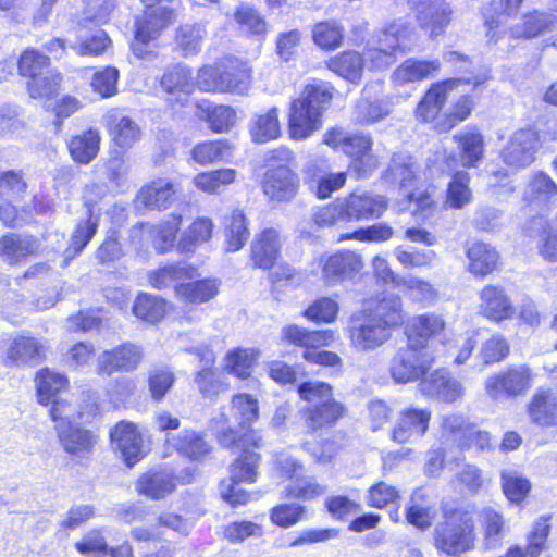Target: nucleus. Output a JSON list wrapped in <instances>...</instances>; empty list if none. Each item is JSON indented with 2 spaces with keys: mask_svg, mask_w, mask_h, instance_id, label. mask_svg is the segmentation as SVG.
Returning <instances> with one entry per match:
<instances>
[{
  "mask_svg": "<svg viewBox=\"0 0 557 557\" xmlns=\"http://www.w3.org/2000/svg\"><path fill=\"white\" fill-rule=\"evenodd\" d=\"M108 546V541L101 529L89 530L74 544L75 549L81 555L90 557L107 556Z\"/></svg>",
  "mask_w": 557,
  "mask_h": 557,
  "instance_id": "obj_62",
  "label": "nucleus"
},
{
  "mask_svg": "<svg viewBox=\"0 0 557 557\" xmlns=\"http://www.w3.org/2000/svg\"><path fill=\"white\" fill-rule=\"evenodd\" d=\"M177 17L174 8L161 5L157 9H146L141 16L135 20V36L139 38L157 39L160 32L171 25Z\"/></svg>",
  "mask_w": 557,
  "mask_h": 557,
  "instance_id": "obj_23",
  "label": "nucleus"
},
{
  "mask_svg": "<svg viewBox=\"0 0 557 557\" xmlns=\"http://www.w3.org/2000/svg\"><path fill=\"white\" fill-rule=\"evenodd\" d=\"M190 351L197 355L200 362L202 363V368L196 375V383L198 384L200 393L205 397H211L218 394L220 383L216 380L214 371L212 370V366L214 363L213 351L207 346L195 347L191 348Z\"/></svg>",
  "mask_w": 557,
  "mask_h": 557,
  "instance_id": "obj_37",
  "label": "nucleus"
},
{
  "mask_svg": "<svg viewBox=\"0 0 557 557\" xmlns=\"http://www.w3.org/2000/svg\"><path fill=\"white\" fill-rule=\"evenodd\" d=\"M440 67V60L408 59L394 71L392 78L398 85L416 83L433 77Z\"/></svg>",
  "mask_w": 557,
  "mask_h": 557,
  "instance_id": "obj_31",
  "label": "nucleus"
},
{
  "mask_svg": "<svg viewBox=\"0 0 557 557\" xmlns=\"http://www.w3.org/2000/svg\"><path fill=\"white\" fill-rule=\"evenodd\" d=\"M480 519L484 530L485 545L488 548L494 547L504 534V517L494 508L485 507L480 511Z\"/></svg>",
  "mask_w": 557,
  "mask_h": 557,
  "instance_id": "obj_60",
  "label": "nucleus"
},
{
  "mask_svg": "<svg viewBox=\"0 0 557 557\" xmlns=\"http://www.w3.org/2000/svg\"><path fill=\"white\" fill-rule=\"evenodd\" d=\"M301 399L309 403L298 411V417L308 433L333 428L345 414V406L333 398L332 386L318 381H307L298 385Z\"/></svg>",
  "mask_w": 557,
  "mask_h": 557,
  "instance_id": "obj_3",
  "label": "nucleus"
},
{
  "mask_svg": "<svg viewBox=\"0 0 557 557\" xmlns=\"http://www.w3.org/2000/svg\"><path fill=\"white\" fill-rule=\"evenodd\" d=\"M160 83L169 94L183 92L187 95L193 89L191 72L188 67L176 64L164 72Z\"/></svg>",
  "mask_w": 557,
  "mask_h": 557,
  "instance_id": "obj_59",
  "label": "nucleus"
},
{
  "mask_svg": "<svg viewBox=\"0 0 557 557\" xmlns=\"http://www.w3.org/2000/svg\"><path fill=\"white\" fill-rule=\"evenodd\" d=\"M206 36V29L202 24H185L176 30V44L184 57L197 54Z\"/></svg>",
  "mask_w": 557,
  "mask_h": 557,
  "instance_id": "obj_53",
  "label": "nucleus"
},
{
  "mask_svg": "<svg viewBox=\"0 0 557 557\" xmlns=\"http://www.w3.org/2000/svg\"><path fill=\"white\" fill-rule=\"evenodd\" d=\"M42 359V347L34 337L20 336L7 350L5 366L38 363Z\"/></svg>",
  "mask_w": 557,
  "mask_h": 557,
  "instance_id": "obj_32",
  "label": "nucleus"
},
{
  "mask_svg": "<svg viewBox=\"0 0 557 557\" xmlns=\"http://www.w3.org/2000/svg\"><path fill=\"white\" fill-rule=\"evenodd\" d=\"M431 412L426 409L408 408L400 412L393 429L392 438L399 444L421 438L429 429Z\"/></svg>",
  "mask_w": 557,
  "mask_h": 557,
  "instance_id": "obj_19",
  "label": "nucleus"
},
{
  "mask_svg": "<svg viewBox=\"0 0 557 557\" xmlns=\"http://www.w3.org/2000/svg\"><path fill=\"white\" fill-rule=\"evenodd\" d=\"M372 139L363 134H349L343 152L351 158L350 168L359 178H366L379 166V159L372 151Z\"/></svg>",
  "mask_w": 557,
  "mask_h": 557,
  "instance_id": "obj_15",
  "label": "nucleus"
},
{
  "mask_svg": "<svg viewBox=\"0 0 557 557\" xmlns=\"http://www.w3.org/2000/svg\"><path fill=\"white\" fill-rule=\"evenodd\" d=\"M554 18L552 14L533 12L523 16L521 24L515 25L511 29V36L515 38H533L545 30L552 29Z\"/></svg>",
  "mask_w": 557,
  "mask_h": 557,
  "instance_id": "obj_52",
  "label": "nucleus"
},
{
  "mask_svg": "<svg viewBox=\"0 0 557 557\" xmlns=\"http://www.w3.org/2000/svg\"><path fill=\"white\" fill-rule=\"evenodd\" d=\"M213 231V223L208 218H199L193 222L178 242L181 252H189L200 244L207 243Z\"/></svg>",
  "mask_w": 557,
  "mask_h": 557,
  "instance_id": "obj_54",
  "label": "nucleus"
},
{
  "mask_svg": "<svg viewBox=\"0 0 557 557\" xmlns=\"http://www.w3.org/2000/svg\"><path fill=\"white\" fill-rule=\"evenodd\" d=\"M174 474L169 469H160L144 473L136 483L139 494L151 499H161L175 490Z\"/></svg>",
  "mask_w": 557,
  "mask_h": 557,
  "instance_id": "obj_28",
  "label": "nucleus"
},
{
  "mask_svg": "<svg viewBox=\"0 0 557 557\" xmlns=\"http://www.w3.org/2000/svg\"><path fill=\"white\" fill-rule=\"evenodd\" d=\"M327 67L350 83L357 84L363 73L364 58L357 51H344L331 58Z\"/></svg>",
  "mask_w": 557,
  "mask_h": 557,
  "instance_id": "obj_39",
  "label": "nucleus"
},
{
  "mask_svg": "<svg viewBox=\"0 0 557 557\" xmlns=\"http://www.w3.org/2000/svg\"><path fill=\"white\" fill-rule=\"evenodd\" d=\"M259 460V454L243 449L242 454L231 465L230 479L221 482L220 494L232 507L246 505L258 498V494L242 488L240 483H253L256 481Z\"/></svg>",
  "mask_w": 557,
  "mask_h": 557,
  "instance_id": "obj_8",
  "label": "nucleus"
},
{
  "mask_svg": "<svg viewBox=\"0 0 557 557\" xmlns=\"http://www.w3.org/2000/svg\"><path fill=\"white\" fill-rule=\"evenodd\" d=\"M283 334L289 343L306 349L329 345L334 338L333 332L330 330L309 331L296 324L284 327Z\"/></svg>",
  "mask_w": 557,
  "mask_h": 557,
  "instance_id": "obj_42",
  "label": "nucleus"
},
{
  "mask_svg": "<svg viewBox=\"0 0 557 557\" xmlns=\"http://www.w3.org/2000/svg\"><path fill=\"white\" fill-rule=\"evenodd\" d=\"M361 268L358 255L349 250L337 251L329 256L323 263V276L335 284L351 278Z\"/></svg>",
  "mask_w": 557,
  "mask_h": 557,
  "instance_id": "obj_24",
  "label": "nucleus"
},
{
  "mask_svg": "<svg viewBox=\"0 0 557 557\" xmlns=\"http://www.w3.org/2000/svg\"><path fill=\"white\" fill-rule=\"evenodd\" d=\"M481 298V313L487 319L502 322L510 319L515 313V308L506 295L505 290L500 287L487 285L480 294Z\"/></svg>",
  "mask_w": 557,
  "mask_h": 557,
  "instance_id": "obj_25",
  "label": "nucleus"
},
{
  "mask_svg": "<svg viewBox=\"0 0 557 557\" xmlns=\"http://www.w3.org/2000/svg\"><path fill=\"white\" fill-rule=\"evenodd\" d=\"M281 250L277 230L269 227L256 236L251 244V259L256 267L270 269L275 263Z\"/></svg>",
  "mask_w": 557,
  "mask_h": 557,
  "instance_id": "obj_26",
  "label": "nucleus"
},
{
  "mask_svg": "<svg viewBox=\"0 0 557 557\" xmlns=\"http://www.w3.org/2000/svg\"><path fill=\"white\" fill-rule=\"evenodd\" d=\"M98 230V219L88 210L86 218L81 219L70 238L69 246L64 250L62 267H66L71 260L78 256L94 238Z\"/></svg>",
  "mask_w": 557,
  "mask_h": 557,
  "instance_id": "obj_29",
  "label": "nucleus"
},
{
  "mask_svg": "<svg viewBox=\"0 0 557 557\" xmlns=\"http://www.w3.org/2000/svg\"><path fill=\"white\" fill-rule=\"evenodd\" d=\"M251 138L257 144H265L278 138L281 127L277 115V108L273 107L265 113L257 114L250 123Z\"/></svg>",
  "mask_w": 557,
  "mask_h": 557,
  "instance_id": "obj_46",
  "label": "nucleus"
},
{
  "mask_svg": "<svg viewBox=\"0 0 557 557\" xmlns=\"http://www.w3.org/2000/svg\"><path fill=\"white\" fill-rule=\"evenodd\" d=\"M174 185L166 180H158L144 186L137 200L149 209H166L174 200Z\"/></svg>",
  "mask_w": 557,
  "mask_h": 557,
  "instance_id": "obj_34",
  "label": "nucleus"
},
{
  "mask_svg": "<svg viewBox=\"0 0 557 557\" xmlns=\"http://www.w3.org/2000/svg\"><path fill=\"white\" fill-rule=\"evenodd\" d=\"M444 61L454 67L457 73L468 74L469 76H459L455 79V86L458 83L472 84L474 88L483 85L487 79V73H476L474 71V66L470 58L466 54H462L458 51H447L443 55Z\"/></svg>",
  "mask_w": 557,
  "mask_h": 557,
  "instance_id": "obj_47",
  "label": "nucleus"
},
{
  "mask_svg": "<svg viewBox=\"0 0 557 557\" xmlns=\"http://www.w3.org/2000/svg\"><path fill=\"white\" fill-rule=\"evenodd\" d=\"M224 225L226 251L235 252L240 250L245 246L250 234L244 212L239 209L233 210L230 215L224 218Z\"/></svg>",
  "mask_w": 557,
  "mask_h": 557,
  "instance_id": "obj_43",
  "label": "nucleus"
},
{
  "mask_svg": "<svg viewBox=\"0 0 557 557\" xmlns=\"http://www.w3.org/2000/svg\"><path fill=\"white\" fill-rule=\"evenodd\" d=\"M71 413L58 405L50 408V417L55 422L54 429L59 442L66 454L78 463L87 461L94 453L98 436L90 430L70 421Z\"/></svg>",
  "mask_w": 557,
  "mask_h": 557,
  "instance_id": "obj_6",
  "label": "nucleus"
},
{
  "mask_svg": "<svg viewBox=\"0 0 557 557\" xmlns=\"http://www.w3.org/2000/svg\"><path fill=\"white\" fill-rule=\"evenodd\" d=\"M220 283L215 278H202L175 286L176 296L188 304L208 302L219 293Z\"/></svg>",
  "mask_w": 557,
  "mask_h": 557,
  "instance_id": "obj_33",
  "label": "nucleus"
},
{
  "mask_svg": "<svg viewBox=\"0 0 557 557\" xmlns=\"http://www.w3.org/2000/svg\"><path fill=\"white\" fill-rule=\"evenodd\" d=\"M470 174L467 171H457L453 174L447 187L446 203L453 209H462L472 200L469 187Z\"/></svg>",
  "mask_w": 557,
  "mask_h": 557,
  "instance_id": "obj_51",
  "label": "nucleus"
},
{
  "mask_svg": "<svg viewBox=\"0 0 557 557\" xmlns=\"http://www.w3.org/2000/svg\"><path fill=\"white\" fill-rule=\"evenodd\" d=\"M37 74L27 83L28 92L32 98H50L57 94L62 76L50 66L47 71Z\"/></svg>",
  "mask_w": 557,
  "mask_h": 557,
  "instance_id": "obj_56",
  "label": "nucleus"
},
{
  "mask_svg": "<svg viewBox=\"0 0 557 557\" xmlns=\"http://www.w3.org/2000/svg\"><path fill=\"white\" fill-rule=\"evenodd\" d=\"M110 438L127 467H133L144 458L143 437L134 423L119 422L110 431Z\"/></svg>",
  "mask_w": 557,
  "mask_h": 557,
  "instance_id": "obj_16",
  "label": "nucleus"
},
{
  "mask_svg": "<svg viewBox=\"0 0 557 557\" xmlns=\"http://www.w3.org/2000/svg\"><path fill=\"white\" fill-rule=\"evenodd\" d=\"M133 312L137 318L154 323L163 318L165 301L158 296L141 293L134 302Z\"/></svg>",
  "mask_w": 557,
  "mask_h": 557,
  "instance_id": "obj_57",
  "label": "nucleus"
},
{
  "mask_svg": "<svg viewBox=\"0 0 557 557\" xmlns=\"http://www.w3.org/2000/svg\"><path fill=\"white\" fill-rule=\"evenodd\" d=\"M230 156L231 146L227 140L203 141L191 150V158L201 165L224 160Z\"/></svg>",
  "mask_w": 557,
  "mask_h": 557,
  "instance_id": "obj_58",
  "label": "nucleus"
},
{
  "mask_svg": "<svg viewBox=\"0 0 557 557\" xmlns=\"http://www.w3.org/2000/svg\"><path fill=\"white\" fill-rule=\"evenodd\" d=\"M99 145L100 136L98 131L88 129L71 138L69 150L74 161L81 164H88L97 157Z\"/></svg>",
  "mask_w": 557,
  "mask_h": 557,
  "instance_id": "obj_45",
  "label": "nucleus"
},
{
  "mask_svg": "<svg viewBox=\"0 0 557 557\" xmlns=\"http://www.w3.org/2000/svg\"><path fill=\"white\" fill-rule=\"evenodd\" d=\"M391 112L387 102L361 98L356 104V120L360 124H373L386 117Z\"/></svg>",
  "mask_w": 557,
  "mask_h": 557,
  "instance_id": "obj_63",
  "label": "nucleus"
},
{
  "mask_svg": "<svg viewBox=\"0 0 557 557\" xmlns=\"http://www.w3.org/2000/svg\"><path fill=\"white\" fill-rule=\"evenodd\" d=\"M410 49L407 28L404 23H392L380 29L368 44L364 61L371 70H385L394 64L398 54Z\"/></svg>",
  "mask_w": 557,
  "mask_h": 557,
  "instance_id": "obj_7",
  "label": "nucleus"
},
{
  "mask_svg": "<svg viewBox=\"0 0 557 557\" xmlns=\"http://www.w3.org/2000/svg\"><path fill=\"white\" fill-rule=\"evenodd\" d=\"M500 483L506 498L512 504H521L531 490L530 481L513 469L500 472Z\"/></svg>",
  "mask_w": 557,
  "mask_h": 557,
  "instance_id": "obj_49",
  "label": "nucleus"
},
{
  "mask_svg": "<svg viewBox=\"0 0 557 557\" xmlns=\"http://www.w3.org/2000/svg\"><path fill=\"white\" fill-rule=\"evenodd\" d=\"M445 326L443 319L433 313L414 317L407 326L408 343L420 349H429L428 342Z\"/></svg>",
  "mask_w": 557,
  "mask_h": 557,
  "instance_id": "obj_27",
  "label": "nucleus"
},
{
  "mask_svg": "<svg viewBox=\"0 0 557 557\" xmlns=\"http://www.w3.org/2000/svg\"><path fill=\"white\" fill-rule=\"evenodd\" d=\"M523 201L539 212L548 211L557 201V184L546 173H533L525 186Z\"/></svg>",
  "mask_w": 557,
  "mask_h": 557,
  "instance_id": "obj_17",
  "label": "nucleus"
},
{
  "mask_svg": "<svg viewBox=\"0 0 557 557\" xmlns=\"http://www.w3.org/2000/svg\"><path fill=\"white\" fill-rule=\"evenodd\" d=\"M460 151L461 164L475 168L484 156V139L478 131L460 132L454 136Z\"/></svg>",
  "mask_w": 557,
  "mask_h": 557,
  "instance_id": "obj_40",
  "label": "nucleus"
},
{
  "mask_svg": "<svg viewBox=\"0 0 557 557\" xmlns=\"http://www.w3.org/2000/svg\"><path fill=\"white\" fill-rule=\"evenodd\" d=\"M531 420L542 426L557 424V399L549 391H537L530 404Z\"/></svg>",
  "mask_w": 557,
  "mask_h": 557,
  "instance_id": "obj_35",
  "label": "nucleus"
},
{
  "mask_svg": "<svg viewBox=\"0 0 557 557\" xmlns=\"http://www.w3.org/2000/svg\"><path fill=\"white\" fill-rule=\"evenodd\" d=\"M197 84L202 91L244 94L249 81L242 70L203 66L198 73Z\"/></svg>",
  "mask_w": 557,
  "mask_h": 557,
  "instance_id": "obj_11",
  "label": "nucleus"
},
{
  "mask_svg": "<svg viewBox=\"0 0 557 557\" xmlns=\"http://www.w3.org/2000/svg\"><path fill=\"white\" fill-rule=\"evenodd\" d=\"M454 87L455 79L433 84L417 107V117L425 123L434 121L446 101L447 91Z\"/></svg>",
  "mask_w": 557,
  "mask_h": 557,
  "instance_id": "obj_30",
  "label": "nucleus"
},
{
  "mask_svg": "<svg viewBox=\"0 0 557 557\" xmlns=\"http://www.w3.org/2000/svg\"><path fill=\"white\" fill-rule=\"evenodd\" d=\"M419 387L423 395L445 403H454L462 394L460 383L451 379L449 373L444 369L436 370L429 376L422 379Z\"/></svg>",
  "mask_w": 557,
  "mask_h": 557,
  "instance_id": "obj_22",
  "label": "nucleus"
},
{
  "mask_svg": "<svg viewBox=\"0 0 557 557\" xmlns=\"http://www.w3.org/2000/svg\"><path fill=\"white\" fill-rule=\"evenodd\" d=\"M292 159L293 152L287 148L274 149L268 153V170L264 173L262 188L271 200L289 201L296 196L298 178L287 165Z\"/></svg>",
  "mask_w": 557,
  "mask_h": 557,
  "instance_id": "obj_5",
  "label": "nucleus"
},
{
  "mask_svg": "<svg viewBox=\"0 0 557 557\" xmlns=\"http://www.w3.org/2000/svg\"><path fill=\"white\" fill-rule=\"evenodd\" d=\"M433 362L430 349H420L407 343L391 361L389 372L396 383L417 381L424 375Z\"/></svg>",
  "mask_w": 557,
  "mask_h": 557,
  "instance_id": "obj_9",
  "label": "nucleus"
},
{
  "mask_svg": "<svg viewBox=\"0 0 557 557\" xmlns=\"http://www.w3.org/2000/svg\"><path fill=\"white\" fill-rule=\"evenodd\" d=\"M531 386V370L519 364L500 371L485 381L486 394L494 400L515 398L524 394Z\"/></svg>",
  "mask_w": 557,
  "mask_h": 557,
  "instance_id": "obj_10",
  "label": "nucleus"
},
{
  "mask_svg": "<svg viewBox=\"0 0 557 557\" xmlns=\"http://www.w3.org/2000/svg\"><path fill=\"white\" fill-rule=\"evenodd\" d=\"M110 132L113 141L120 148H131L140 139V128L136 122L128 116L112 115Z\"/></svg>",
  "mask_w": 557,
  "mask_h": 557,
  "instance_id": "obj_50",
  "label": "nucleus"
},
{
  "mask_svg": "<svg viewBox=\"0 0 557 557\" xmlns=\"http://www.w3.org/2000/svg\"><path fill=\"white\" fill-rule=\"evenodd\" d=\"M341 200L346 213V222L379 219L388 203L385 196L368 190L354 191Z\"/></svg>",
  "mask_w": 557,
  "mask_h": 557,
  "instance_id": "obj_13",
  "label": "nucleus"
},
{
  "mask_svg": "<svg viewBox=\"0 0 557 557\" xmlns=\"http://www.w3.org/2000/svg\"><path fill=\"white\" fill-rule=\"evenodd\" d=\"M35 381L40 405L51 404V408L58 405L61 410H65V413L72 412L71 405L59 398V394L65 391L69 385V380L64 374L44 368L37 373Z\"/></svg>",
  "mask_w": 557,
  "mask_h": 557,
  "instance_id": "obj_20",
  "label": "nucleus"
},
{
  "mask_svg": "<svg viewBox=\"0 0 557 557\" xmlns=\"http://www.w3.org/2000/svg\"><path fill=\"white\" fill-rule=\"evenodd\" d=\"M141 360V350L134 344H123L101 352L97 360L98 374L110 375L117 371H133Z\"/></svg>",
  "mask_w": 557,
  "mask_h": 557,
  "instance_id": "obj_18",
  "label": "nucleus"
},
{
  "mask_svg": "<svg viewBox=\"0 0 557 557\" xmlns=\"http://www.w3.org/2000/svg\"><path fill=\"white\" fill-rule=\"evenodd\" d=\"M433 518V506L426 493L423 488H417L406 508V520L420 530H426L432 525Z\"/></svg>",
  "mask_w": 557,
  "mask_h": 557,
  "instance_id": "obj_41",
  "label": "nucleus"
},
{
  "mask_svg": "<svg viewBox=\"0 0 557 557\" xmlns=\"http://www.w3.org/2000/svg\"><path fill=\"white\" fill-rule=\"evenodd\" d=\"M474 521L470 512L445 510L444 520L434 529L435 547L449 556H457L474 547Z\"/></svg>",
  "mask_w": 557,
  "mask_h": 557,
  "instance_id": "obj_4",
  "label": "nucleus"
},
{
  "mask_svg": "<svg viewBox=\"0 0 557 557\" xmlns=\"http://www.w3.org/2000/svg\"><path fill=\"white\" fill-rule=\"evenodd\" d=\"M333 92L334 87L324 81L305 86L289 108L288 129L293 139H306L321 127L322 114L329 108Z\"/></svg>",
  "mask_w": 557,
  "mask_h": 557,
  "instance_id": "obj_1",
  "label": "nucleus"
},
{
  "mask_svg": "<svg viewBox=\"0 0 557 557\" xmlns=\"http://www.w3.org/2000/svg\"><path fill=\"white\" fill-rule=\"evenodd\" d=\"M539 148V133L531 127L521 128L512 134L500 157L508 166L523 169L534 162Z\"/></svg>",
  "mask_w": 557,
  "mask_h": 557,
  "instance_id": "obj_12",
  "label": "nucleus"
},
{
  "mask_svg": "<svg viewBox=\"0 0 557 557\" xmlns=\"http://www.w3.org/2000/svg\"><path fill=\"white\" fill-rule=\"evenodd\" d=\"M417 13V21L431 37L444 33L451 20L450 5L445 0H408Z\"/></svg>",
  "mask_w": 557,
  "mask_h": 557,
  "instance_id": "obj_14",
  "label": "nucleus"
},
{
  "mask_svg": "<svg viewBox=\"0 0 557 557\" xmlns=\"http://www.w3.org/2000/svg\"><path fill=\"white\" fill-rule=\"evenodd\" d=\"M419 164L417 160L406 151L393 153L383 178L391 185L399 188H411L418 177Z\"/></svg>",
  "mask_w": 557,
  "mask_h": 557,
  "instance_id": "obj_21",
  "label": "nucleus"
},
{
  "mask_svg": "<svg viewBox=\"0 0 557 557\" xmlns=\"http://www.w3.org/2000/svg\"><path fill=\"white\" fill-rule=\"evenodd\" d=\"M232 412L237 423L245 428L259 417L258 400L249 394H238L232 399Z\"/></svg>",
  "mask_w": 557,
  "mask_h": 557,
  "instance_id": "obj_61",
  "label": "nucleus"
},
{
  "mask_svg": "<svg viewBox=\"0 0 557 557\" xmlns=\"http://www.w3.org/2000/svg\"><path fill=\"white\" fill-rule=\"evenodd\" d=\"M172 441L177 453L190 460H200L211 450L210 445L203 440L201 434L193 430H183Z\"/></svg>",
  "mask_w": 557,
  "mask_h": 557,
  "instance_id": "obj_48",
  "label": "nucleus"
},
{
  "mask_svg": "<svg viewBox=\"0 0 557 557\" xmlns=\"http://www.w3.org/2000/svg\"><path fill=\"white\" fill-rule=\"evenodd\" d=\"M236 172L233 169H221L215 171L203 172L196 175L195 185L209 194H214L220 187L234 182Z\"/></svg>",
  "mask_w": 557,
  "mask_h": 557,
  "instance_id": "obj_64",
  "label": "nucleus"
},
{
  "mask_svg": "<svg viewBox=\"0 0 557 557\" xmlns=\"http://www.w3.org/2000/svg\"><path fill=\"white\" fill-rule=\"evenodd\" d=\"M311 36L314 45L321 50L333 51L343 45L345 29L337 21H323L313 25Z\"/></svg>",
  "mask_w": 557,
  "mask_h": 557,
  "instance_id": "obj_44",
  "label": "nucleus"
},
{
  "mask_svg": "<svg viewBox=\"0 0 557 557\" xmlns=\"http://www.w3.org/2000/svg\"><path fill=\"white\" fill-rule=\"evenodd\" d=\"M36 250V240L32 236L10 233L0 238V256L10 264L20 262Z\"/></svg>",
  "mask_w": 557,
  "mask_h": 557,
  "instance_id": "obj_36",
  "label": "nucleus"
},
{
  "mask_svg": "<svg viewBox=\"0 0 557 557\" xmlns=\"http://www.w3.org/2000/svg\"><path fill=\"white\" fill-rule=\"evenodd\" d=\"M239 30L249 36L262 37L267 33V23L259 12L252 7L242 4L234 14Z\"/></svg>",
  "mask_w": 557,
  "mask_h": 557,
  "instance_id": "obj_55",
  "label": "nucleus"
},
{
  "mask_svg": "<svg viewBox=\"0 0 557 557\" xmlns=\"http://www.w3.org/2000/svg\"><path fill=\"white\" fill-rule=\"evenodd\" d=\"M469 271L476 276H485L494 271L498 261V252L483 242L472 244L467 250Z\"/></svg>",
  "mask_w": 557,
  "mask_h": 557,
  "instance_id": "obj_38",
  "label": "nucleus"
},
{
  "mask_svg": "<svg viewBox=\"0 0 557 557\" xmlns=\"http://www.w3.org/2000/svg\"><path fill=\"white\" fill-rule=\"evenodd\" d=\"M404 321L401 300L396 295L382 298L373 313L363 322L348 329L351 346L358 351L373 350L391 336L389 330Z\"/></svg>",
  "mask_w": 557,
  "mask_h": 557,
  "instance_id": "obj_2",
  "label": "nucleus"
}]
</instances>
